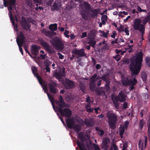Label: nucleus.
Listing matches in <instances>:
<instances>
[{
	"mask_svg": "<svg viewBox=\"0 0 150 150\" xmlns=\"http://www.w3.org/2000/svg\"><path fill=\"white\" fill-rule=\"evenodd\" d=\"M79 6L81 8L80 13L84 20H88L89 17L94 18L98 13V9H92L90 5L87 2H83L80 4Z\"/></svg>",
	"mask_w": 150,
	"mask_h": 150,
	"instance_id": "obj_1",
	"label": "nucleus"
},
{
	"mask_svg": "<svg viewBox=\"0 0 150 150\" xmlns=\"http://www.w3.org/2000/svg\"><path fill=\"white\" fill-rule=\"evenodd\" d=\"M143 54L141 51L136 54L135 58L131 59V63L129 68L133 75H137L141 69L143 61Z\"/></svg>",
	"mask_w": 150,
	"mask_h": 150,
	"instance_id": "obj_2",
	"label": "nucleus"
},
{
	"mask_svg": "<svg viewBox=\"0 0 150 150\" xmlns=\"http://www.w3.org/2000/svg\"><path fill=\"white\" fill-rule=\"evenodd\" d=\"M107 116L108 118V124L110 128L114 129L116 127L117 116L115 114L110 111H108L107 113Z\"/></svg>",
	"mask_w": 150,
	"mask_h": 150,
	"instance_id": "obj_3",
	"label": "nucleus"
},
{
	"mask_svg": "<svg viewBox=\"0 0 150 150\" xmlns=\"http://www.w3.org/2000/svg\"><path fill=\"white\" fill-rule=\"evenodd\" d=\"M78 137L81 142L79 140L76 141L77 145L79 147L80 149L81 150H88L83 143L86 139L84 135L83 132H81L79 133L78 134Z\"/></svg>",
	"mask_w": 150,
	"mask_h": 150,
	"instance_id": "obj_4",
	"label": "nucleus"
},
{
	"mask_svg": "<svg viewBox=\"0 0 150 150\" xmlns=\"http://www.w3.org/2000/svg\"><path fill=\"white\" fill-rule=\"evenodd\" d=\"M51 42L54 47L57 50H62L64 47V44L58 38H54L52 40Z\"/></svg>",
	"mask_w": 150,
	"mask_h": 150,
	"instance_id": "obj_5",
	"label": "nucleus"
},
{
	"mask_svg": "<svg viewBox=\"0 0 150 150\" xmlns=\"http://www.w3.org/2000/svg\"><path fill=\"white\" fill-rule=\"evenodd\" d=\"M57 109L61 115L63 117L69 118L71 115L72 112L71 110L67 108H64L63 109L61 108H57Z\"/></svg>",
	"mask_w": 150,
	"mask_h": 150,
	"instance_id": "obj_6",
	"label": "nucleus"
},
{
	"mask_svg": "<svg viewBox=\"0 0 150 150\" xmlns=\"http://www.w3.org/2000/svg\"><path fill=\"white\" fill-rule=\"evenodd\" d=\"M40 44L45 49V50L47 51L49 53L51 54L52 53L53 49L51 48L50 44L43 39L40 38L39 39Z\"/></svg>",
	"mask_w": 150,
	"mask_h": 150,
	"instance_id": "obj_7",
	"label": "nucleus"
},
{
	"mask_svg": "<svg viewBox=\"0 0 150 150\" xmlns=\"http://www.w3.org/2000/svg\"><path fill=\"white\" fill-rule=\"evenodd\" d=\"M137 81L135 78L133 79H129L128 77H125L122 80V84L125 86L129 85L130 84H133V83H137Z\"/></svg>",
	"mask_w": 150,
	"mask_h": 150,
	"instance_id": "obj_8",
	"label": "nucleus"
},
{
	"mask_svg": "<svg viewBox=\"0 0 150 150\" xmlns=\"http://www.w3.org/2000/svg\"><path fill=\"white\" fill-rule=\"evenodd\" d=\"M127 96L123 91H120L117 96H115L113 97L115 98V101H119L120 102H123L126 100Z\"/></svg>",
	"mask_w": 150,
	"mask_h": 150,
	"instance_id": "obj_9",
	"label": "nucleus"
},
{
	"mask_svg": "<svg viewBox=\"0 0 150 150\" xmlns=\"http://www.w3.org/2000/svg\"><path fill=\"white\" fill-rule=\"evenodd\" d=\"M142 21L139 19L137 18L134 20L133 25V28L136 30H139L142 27L145 28L144 26L141 24Z\"/></svg>",
	"mask_w": 150,
	"mask_h": 150,
	"instance_id": "obj_10",
	"label": "nucleus"
},
{
	"mask_svg": "<svg viewBox=\"0 0 150 150\" xmlns=\"http://www.w3.org/2000/svg\"><path fill=\"white\" fill-rule=\"evenodd\" d=\"M21 19L22 21L21 22V25L23 29L26 31L28 30H30V25L27 22V20L23 16H22Z\"/></svg>",
	"mask_w": 150,
	"mask_h": 150,
	"instance_id": "obj_11",
	"label": "nucleus"
},
{
	"mask_svg": "<svg viewBox=\"0 0 150 150\" xmlns=\"http://www.w3.org/2000/svg\"><path fill=\"white\" fill-rule=\"evenodd\" d=\"M48 86L50 88V90L51 92L54 94H56L58 92V90L56 88L57 86V83L55 82L51 81L48 83Z\"/></svg>",
	"mask_w": 150,
	"mask_h": 150,
	"instance_id": "obj_12",
	"label": "nucleus"
},
{
	"mask_svg": "<svg viewBox=\"0 0 150 150\" xmlns=\"http://www.w3.org/2000/svg\"><path fill=\"white\" fill-rule=\"evenodd\" d=\"M3 1L5 7H7V4L9 5V6L8 8L9 11H11L12 10V7L11 5L14 6L15 5L16 0H9V1L7 0H3Z\"/></svg>",
	"mask_w": 150,
	"mask_h": 150,
	"instance_id": "obj_13",
	"label": "nucleus"
},
{
	"mask_svg": "<svg viewBox=\"0 0 150 150\" xmlns=\"http://www.w3.org/2000/svg\"><path fill=\"white\" fill-rule=\"evenodd\" d=\"M20 35L18 36L16 39V42L18 45H23L24 44H25V38L24 35L22 32H20Z\"/></svg>",
	"mask_w": 150,
	"mask_h": 150,
	"instance_id": "obj_14",
	"label": "nucleus"
},
{
	"mask_svg": "<svg viewBox=\"0 0 150 150\" xmlns=\"http://www.w3.org/2000/svg\"><path fill=\"white\" fill-rule=\"evenodd\" d=\"M84 49H81L80 50L74 49L72 51V53L75 54L77 55L80 57H86L87 54L84 52Z\"/></svg>",
	"mask_w": 150,
	"mask_h": 150,
	"instance_id": "obj_15",
	"label": "nucleus"
},
{
	"mask_svg": "<svg viewBox=\"0 0 150 150\" xmlns=\"http://www.w3.org/2000/svg\"><path fill=\"white\" fill-rule=\"evenodd\" d=\"M64 86L67 89H72L75 87L74 82L72 81L67 79L64 81Z\"/></svg>",
	"mask_w": 150,
	"mask_h": 150,
	"instance_id": "obj_16",
	"label": "nucleus"
},
{
	"mask_svg": "<svg viewBox=\"0 0 150 150\" xmlns=\"http://www.w3.org/2000/svg\"><path fill=\"white\" fill-rule=\"evenodd\" d=\"M40 49V47L39 46L35 45H33L31 46V52L32 54L37 55L39 54Z\"/></svg>",
	"mask_w": 150,
	"mask_h": 150,
	"instance_id": "obj_17",
	"label": "nucleus"
},
{
	"mask_svg": "<svg viewBox=\"0 0 150 150\" xmlns=\"http://www.w3.org/2000/svg\"><path fill=\"white\" fill-rule=\"evenodd\" d=\"M67 127L69 129H71L75 124L74 119L70 118H67L66 121Z\"/></svg>",
	"mask_w": 150,
	"mask_h": 150,
	"instance_id": "obj_18",
	"label": "nucleus"
},
{
	"mask_svg": "<svg viewBox=\"0 0 150 150\" xmlns=\"http://www.w3.org/2000/svg\"><path fill=\"white\" fill-rule=\"evenodd\" d=\"M96 31L95 30H91L88 34V37L89 39H94L96 36Z\"/></svg>",
	"mask_w": 150,
	"mask_h": 150,
	"instance_id": "obj_19",
	"label": "nucleus"
},
{
	"mask_svg": "<svg viewBox=\"0 0 150 150\" xmlns=\"http://www.w3.org/2000/svg\"><path fill=\"white\" fill-rule=\"evenodd\" d=\"M56 103L57 105L59 106V107H57L56 108H59L62 109L66 107L65 105V103L64 102V100H56Z\"/></svg>",
	"mask_w": 150,
	"mask_h": 150,
	"instance_id": "obj_20",
	"label": "nucleus"
},
{
	"mask_svg": "<svg viewBox=\"0 0 150 150\" xmlns=\"http://www.w3.org/2000/svg\"><path fill=\"white\" fill-rule=\"evenodd\" d=\"M79 87L80 90L83 92V93H85L86 92V86L83 82H79Z\"/></svg>",
	"mask_w": 150,
	"mask_h": 150,
	"instance_id": "obj_21",
	"label": "nucleus"
},
{
	"mask_svg": "<svg viewBox=\"0 0 150 150\" xmlns=\"http://www.w3.org/2000/svg\"><path fill=\"white\" fill-rule=\"evenodd\" d=\"M72 129H73L77 133H78L80 131L81 127L79 125L76 124L74 125Z\"/></svg>",
	"mask_w": 150,
	"mask_h": 150,
	"instance_id": "obj_22",
	"label": "nucleus"
},
{
	"mask_svg": "<svg viewBox=\"0 0 150 150\" xmlns=\"http://www.w3.org/2000/svg\"><path fill=\"white\" fill-rule=\"evenodd\" d=\"M61 5L59 3L55 1L53 4L52 7L54 10H58L60 8Z\"/></svg>",
	"mask_w": 150,
	"mask_h": 150,
	"instance_id": "obj_23",
	"label": "nucleus"
},
{
	"mask_svg": "<svg viewBox=\"0 0 150 150\" xmlns=\"http://www.w3.org/2000/svg\"><path fill=\"white\" fill-rule=\"evenodd\" d=\"M49 28L51 31H55L57 28V24L56 23L52 24L49 25Z\"/></svg>",
	"mask_w": 150,
	"mask_h": 150,
	"instance_id": "obj_24",
	"label": "nucleus"
},
{
	"mask_svg": "<svg viewBox=\"0 0 150 150\" xmlns=\"http://www.w3.org/2000/svg\"><path fill=\"white\" fill-rule=\"evenodd\" d=\"M97 75L96 74H93L92 76L90 78V83L92 84L95 83V82L96 81V77H97Z\"/></svg>",
	"mask_w": 150,
	"mask_h": 150,
	"instance_id": "obj_25",
	"label": "nucleus"
},
{
	"mask_svg": "<svg viewBox=\"0 0 150 150\" xmlns=\"http://www.w3.org/2000/svg\"><path fill=\"white\" fill-rule=\"evenodd\" d=\"M37 79H38L40 84L42 85L43 83V81L42 78L39 76V74L37 72L33 74Z\"/></svg>",
	"mask_w": 150,
	"mask_h": 150,
	"instance_id": "obj_26",
	"label": "nucleus"
},
{
	"mask_svg": "<svg viewBox=\"0 0 150 150\" xmlns=\"http://www.w3.org/2000/svg\"><path fill=\"white\" fill-rule=\"evenodd\" d=\"M85 124L87 127L91 126L93 125V121L91 119H86L85 121Z\"/></svg>",
	"mask_w": 150,
	"mask_h": 150,
	"instance_id": "obj_27",
	"label": "nucleus"
},
{
	"mask_svg": "<svg viewBox=\"0 0 150 150\" xmlns=\"http://www.w3.org/2000/svg\"><path fill=\"white\" fill-rule=\"evenodd\" d=\"M47 95L49 99V100H50V101L52 103L53 109L55 110V106L53 103L54 101V98L53 97L51 94H49L48 93H47Z\"/></svg>",
	"mask_w": 150,
	"mask_h": 150,
	"instance_id": "obj_28",
	"label": "nucleus"
},
{
	"mask_svg": "<svg viewBox=\"0 0 150 150\" xmlns=\"http://www.w3.org/2000/svg\"><path fill=\"white\" fill-rule=\"evenodd\" d=\"M148 21L150 23V15L148 16L143 19L142 24L145 25Z\"/></svg>",
	"mask_w": 150,
	"mask_h": 150,
	"instance_id": "obj_29",
	"label": "nucleus"
},
{
	"mask_svg": "<svg viewBox=\"0 0 150 150\" xmlns=\"http://www.w3.org/2000/svg\"><path fill=\"white\" fill-rule=\"evenodd\" d=\"M125 127L123 126L122 127L121 126L119 128V135L122 138V135L123 134L125 131Z\"/></svg>",
	"mask_w": 150,
	"mask_h": 150,
	"instance_id": "obj_30",
	"label": "nucleus"
},
{
	"mask_svg": "<svg viewBox=\"0 0 150 150\" xmlns=\"http://www.w3.org/2000/svg\"><path fill=\"white\" fill-rule=\"evenodd\" d=\"M85 108L86 111L88 112H92L93 110V109L91 108L90 104H88L87 105H85Z\"/></svg>",
	"mask_w": 150,
	"mask_h": 150,
	"instance_id": "obj_31",
	"label": "nucleus"
},
{
	"mask_svg": "<svg viewBox=\"0 0 150 150\" xmlns=\"http://www.w3.org/2000/svg\"><path fill=\"white\" fill-rule=\"evenodd\" d=\"M111 98L113 102V103L115 105V108L117 109H118L119 106V104L118 102L119 101H115V98H114L112 96H111Z\"/></svg>",
	"mask_w": 150,
	"mask_h": 150,
	"instance_id": "obj_32",
	"label": "nucleus"
},
{
	"mask_svg": "<svg viewBox=\"0 0 150 150\" xmlns=\"http://www.w3.org/2000/svg\"><path fill=\"white\" fill-rule=\"evenodd\" d=\"M145 124L144 120L142 119L140 120L139 123V127L141 130H142Z\"/></svg>",
	"mask_w": 150,
	"mask_h": 150,
	"instance_id": "obj_33",
	"label": "nucleus"
},
{
	"mask_svg": "<svg viewBox=\"0 0 150 150\" xmlns=\"http://www.w3.org/2000/svg\"><path fill=\"white\" fill-rule=\"evenodd\" d=\"M23 47H24V50L26 52V53H27L32 58L33 57L32 56V55H31L30 53L29 52L28 50V46L26 44H24L23 45Z\"/></svg>",
	"mask_w": 150,
	"mask_h": 150,
	"instance_id": "obj_34",
	"label": "nucleus"
},
{
	"mask_svg": "<svg viewBox=\"0 0 150 150\" xmlns=\"http://www.w3.org/2000/svg\"><path fill=\"white\" fill-rule=\"evenodd\" d=\"M96 130L99 135L102 136L104 134V131L103 130L99 128L98 127H96Z\"/></svg>",
	"mask_w": 150,
	"mask_h": 150,
	"instance_id": "obj_35",
	"label": "nucleus"
},
{
	"mask_svg": "<svg viewBox=\"0 0 150 150\" xmlns=\"http://www.w3.org/2000/svg\"><path fill=\"white\" fill-rule=\"evenodd\" d=\"M90 40H89V42H88V44L90 45L92 47H95V45L96 43V41L93 40V39H90Z\"/></svg>",
	"mask_w": 150,
	"mask_h": 150,
	"instance_id": "obj_36",
	"label": "nucleus"
},
{
	"mask_svg": "<svg viewBox=\"0 0 150 150\" xmlns=\"http://www.w3.org/2000/svg\"><path fill=\"white\" fill-rule=\"evenodd\" d=\"M141 77L144 82H145L146 80V75L145 72H142L141 74Z\"/></svg>",
	"mask_w": 150,
	"mask_h": 150,
	"instance_id": "obj_37",
	"label": "nucleus"
},
{
	"mask_svg": "<svg viewBox=\"0 0 150 150\" xmlns=\"http://www.w3.org/2000/svg\"><path fill=\"white\" fill-rule=\"evenodd\" d=\"M90 89L91 91H94L96 88V84H92L91 83H89Z\"/></svg>",
	"mask_w": 150,
	"mask_h": 150,
	"instance_id": "obj_38",
	"label": "nucleus"
},
{
	"mask_svg": "<svg viewBox=\"0 0 150 150\" xmlns=\"http://www.w3.org/2000/svg\"><path fill=\"white\" fill-rule=\"evenodd\" d=\"M139 150H143L144 147V143L141 141V140L139 141Z\"/></svg>",
	"mask_w": 150,
	"mask_h": 150,
	"instance_id": "obj_39",
	"label": "nucleus"
},
{
	"mask_svg": "<svg viewBox=\"0 0 150 150\" xmlns=\"http://www.w3.org/2000/svg\"><path fill=\"white\" fill-rule=\"evenodd\" d=\"M146 64L148 67H150V57H147L145 59Z\"/></svg>",
	"mask_w": 150,
	"mask_h": 150,
	"instance_id": "obj_40",
	"label": "nucleus"
},
{
	"mask_svg": "<svg viewBox=\"0 0 150 150\" xmlns=\"http://www.w3.org/2000/svg\"><path fill=\"white\" fill-rule=\"evenodd\" d=\"M113 148L114 149V150H118V146L114 143L111 144V150H112L113 149Z\"/></svg>",
	"mask_w": 150,
	"mask_h": 150,
	"instance_id": "obj_41",
	"label": "nucleus"
},
{
	"mask_svg": "<svg viewBox=\"0 0 150 150\" xmlns=\"http://www.w3.org/2000/svg\"><path fill=\"white\" fill-rule=\"evenodd\" d=\"M44 33L46 36H48L50 38L52 36V33L49 31H45Z\"/></svg>",
	"mask_w": 150,
	"mask_h": 150,
	"instance_id": "obj_42",
	"label": "nucleus"
},
{
	"mask_svg": "<svg viewBox=\"0 0 150 150\" xmlns=\"http://www.w3.org/2000/svg\"><path fill=\"white\" fill-rule=\"evenodd\" d=\"M55 75L56 78L58 79H59L61 78L62 74L61 73L57 72L55 74Z\"/></svg>",
	"mask_w": 150,
	"mask_h": 150,
	"instance_id": "obj_43",
	"label": "nucleus"
},
{
	"mask_svg": "<svg viewBox=\"0 0 150 150\" xmlns=\"http://www.w3.org/2000/svg\"><path fill=\"white\" fill-rule=\"evenodd\" d=\"M124 29L125 28L124 26L122 25H121L119 28H117V30L120 32L124 31Z\"/></svg>",
	"mask_w": 150,
	"mask_h": 150,
	"instance_id": "obj_44",
	"label": "nucleus"
},
{
	"mask_svg": "<svg viewBox=\"0 0 150 150\" xmlns=\"http://www.w3.org/2000/svg\"><path fill=\"white\" fill-rule=\"evenodd\" d=\"M104 88L106 92H108L110 90V85H105L104 88Z\"/></svg>",
	"mask_w": 150,
	"mask_h": 150,
	"instance_id": "obj_45",
	"label": "nucleus"
},
{
	"mask_svg": "<svg viewBox=\"0 0 150 150\" xmlns=\"http://www.w3.org/2000/svg\"><path fill=\"white\" fill-rule=\"evenodd\" d=\"M13 25V26L14 29L15 30H16L17 31H18V25L16 23H15V21L13 20V23H12Z\"/></svg>",
	"mask_w": 150,
	"mask_h": 150,
	"instance_id": "obj_46",
	"label": "nucleus"
},
{
	"mask_svg": "<svg viewBox=\"0 0 150 150\" xmlns=\"http://www.w3.org/2000/svg\"><path fill=\"white\" fill-rule=\"evenodd\" d=\"M9 17L12 23H13V20H14V18L13 17L12 13L11 11H9Z\"/></svg>",
	"mask_w": 150,
	"mask_h": 150,
	"instance_id": "obj_47",
	"label": "nucleus"
},
{
	"mask_svg": "<svg viewBox=\"0 0 150 150\" xmlns=\"http://www.w3.org/2000/svg\"><path fill=\"white\" fill-rule=\"evenodd\" d=\"M145 29V28H143V27H142L141 29L139 30L141 33L142 38H143V37L144 36V33Z\"/></svg>",
	"mask_w": 150,
	"mask_h": 150,
	"instance_id": "obj_48",
	"label": "nucleus"
},
{
	"mask_svg": "<svg viewBox=\"0 0 150 150\" xmlns=\"http://www.w3.org/2000/svg\"><path fill=\"white\" fill-rule=\"evenodd\" d=\"M133 84H130V86L129 87V90L130 91H132L134 88V86L137 83H133Z\"/></svg>",
	"mask_w": 150,
	"mask_h": 150,
	"instance_id": "obj_49",
	"label": "nucleus"
},
{
	"mask_svg": "<svg viewBox=\"0 0 150 150\" xmlns=\"http://www.w3.org/2000/svg\"><path fill=\"white\" fill-rule=\"evenodd\" d=\"M124 31L125 32V33H126V34L127 35H129V31L128 29V28L127 27H126L125 28V29L124 30Z\"/></svg>",
	"mask_w": 150,
	"mask_h": 150,
	"instance_id": "obj_50",
	"label": "nucleus"
},
{
	"mask_svg": "<svg viewBox=\"0 0 150 150\" xmlns=\"http://www.w3.org/2000/svg\"><path fill=\"white\" fill-rule=\"evenodd\" d=\"M93 147L95 150H100L99 146L95 144H93Z\"/></svg>",
	"mask_w": 150,
	"mask_h": 150,
	"instance_id": "obj_51",
	"label": "nucleus"
},
{
	"mask_svg": "<svg viewBox=\"0 0 150 150\" xmlns=\"http://www.w3.org/2000/svg\"><path fill=\"white\" fill-rule=\"evenodd\" d=\"M69 33V31L65 30V31L64 32V35L66 36V37L67 38H69V35H68V34Z\"/></svg>",
	"mask_w": 150,
	"mask_h": 150,
	"instance_id": "obj_52",
	"label": "nucleus"
},
{
	"mask_svg": "<svg viewBox=\"0 0 150 150\" xmlns=\"http://www.w3.org/2000/svg\"><path fill=\"white\" fill-rule=\"evenodd\" d=\"M32 70L33 74L37 72V69L36 67L35 66L32 67Z\"/></svg>",
	"mask_w": 150,
	"mask_h": 150,
	"instance_id": "obj_53",
	"label": "nucleus"
},
{
	"mask_svg": "<svg viewBox=\"0 0 150 150\" xmlns=\"http://www.w3.org/2000/svg\"><path fill=\"white\" fill-rule=\"evenodd\" d=\"M117 61H119L121 57L120 55H117L116 56L113 57Z\"/></svg>",
	"mask_w": 150,
	"mask_h": 150,
	"instance_id": "obj_54",
	"label": "nucleus"
},
{
	"mask_svg": "<svg viewBox=\"0 0 150 150\" xmlns=\"http://www.w3.org/2000/svg\"><path fill=\"white\" fill-rule=\"evenodd\" d=\"M27 5L30 7H31L32 6V4L31 1L30 0H28L26 1Z\"/></svg>",
	"mask_w": 150,
	"mask_h": 150,
	"instance_id": "obj_55",
	"label": "nucleus"
},
{
	"mask_svg": "<svg viewBox=\"0 0 150 150\" xmlns=\"http://www.w3.org/2000/svg\"><path fill=\"white\" fill-rule=\"evenodd\" d=\"M87 36V32H84L82 33V35L81 36V37L82 38H83Z\"/></svg>",
	"mask_w": 150,
	"mask_h": 150,
	"instance_id": "obj_56",
	"label": "nucleus"
},
{
	"mask_svg": "<svg viewBox=\"0 0 150 150\" xmlns=\"http://www.w3.org/2000/svg\"><path fill=\"white\" fill-rule=\"evenodd\" d=\"M127 103L126 102H125L123 104V106L122 107V109H126L127 108Z\"/></svg>",
	"mask_w": 150,
	"mask_h": 150,
	"instance_id": "obj_57",
	"label": "nucleus"
},
{
	"mask_svg": "<svg viewBox=\"0 0 150 150\" xmlns=\"http://www.w3.org/2000/svg\"><path fill=\"white\" fill-rule=\"evenodd\" d=\"M127 147V144H124L122 146V150H126Z\"/></svg>",
	"mask_w": 150,
	"mask_h": 150,
	"instance_id": "obj_58",
	"label": "nucleus"
},
{
	"mask_svg": "<svg viewBox=\"0 0 150 150\" xmlns=\"http://www.w3.org/2000/svg\"><path fill=\"white\" fill-rule=\"evenodd\" d=\"M107 16H106V15H103L102 16L101 20H104V21H107Z\"/></svg>",
	"mask_w": 150,
	"mask_h": 150,
	"instance_id": "obj_59",
	"label": "nucleus"
},
{
	"mask_svg": "<svg viewBox=\"0 0 150 150\" xmlns=\"http://www.w3.org/2000/svg\"><path fill=\"white\" fill-rule=\"evenodd\" d=\"M57 54L59 56V59H63L64 58V56L62 55L61 53L59 52L57 53Z\"/></svg>",
	"mask_w": 150,
	"mask_h": 150,
	"instance_id": "obj_60",
	"label": "nucleus"
},
{
	"mask_svg": "<svg viewBox=\"0 0 150 150\" xmlns=\"http://www.w3.org/2000/svg\"><path fill=\"white\" fill-rule=\"evenodd\" d=\"M102 49L103 50H108L109 48L108 45L107 44H105L102 47Z\"/></svg>",
	"mask_w": 150,
	"mask_h": 150,
	"instance_id": "obj_61",
	"label": "nucleus"
},
{
	"mask_svg": "<svg viewBox=\"0 0 150 150\" xmlns=\"http://www.w3.org/2000/svg\"><path fill=\"white\" fill-rule=\"evenodd\" d=\"M129 122L127 121H126L124 122V126L125 128L126 129L127 128L129 124Z\"/></svg>",
	"mask_w": 150,
	"mask_h": 150,
	"instance_id": "obj_62",
	"label": "nucleus"
},
{
	"mask_svg": "<svg viewBox=\"0 0 150 150\" xmlns=\"http://www.w3.org/2000/svg\"><path fill=\"white\" fill-rule=\"evenodd\" d=\"M53 1V0H50L48 1L47 2V5L50 6Z\"/></svg>",
	"mask_w": 150,
	"mask_h": 150,
	"instance_id": "obj_63",
	"label": "nucleus"
},
{
	"mask_svg": "<svg viewBox=\"0 0 150 150\" xmlns=\"http://www.w3.org/2000/svg\"><path fill=\"white\" fill-rule=\"evenodd\" d=\"M105 94V92L104 90H101L98 92V94L100 95L102 94Z\"/></svg>",
	"mask_w": 150,
	"mask_h": 150,
	"instance_id": "obj_64",
	"label": "nucleus"
}]
</instances>
